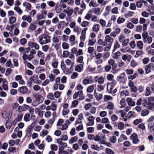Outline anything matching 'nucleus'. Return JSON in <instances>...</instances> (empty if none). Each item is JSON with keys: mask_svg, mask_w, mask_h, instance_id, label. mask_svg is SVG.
<instances>
[{"mask_svg": "<svg viewBox=\"0 0 154 154\" xmlns=\"http://www.w3.org/2000/svg\"><path fill=\"white\" fill-rule=\"evenodd\" d=\"M50 42L49 37L47 35H41L39 37V42L42 45L49 43Z\"/></svg>", "mask_w": 154, "mask_h": 154, "instance_id": "obj_1", "label": "nucleus"}, {"mask_svg": "<svg viewBox=\"0 0 154 154\" xmlns=\"http://www.w3.org/2000/svg\"><path fill=\"white\" fill-rule=\"evenodd\" d=\"M147 108L149 110H154V97L148 98Z\"/></svg>", "mask_w": 154, "mask_h": 154, "instance_id": "obj_2", "label": "nucleus"}, {"mask_svg": "<svg viewBox=\"0 0 154 154\" xmlns=\"http://www.w3.org/2000/svg\"><path fill=\"white\" fill-rule=\"evenodd\" d=\"M152 70L154 71V65L152 63H149L145 66V71L146 74H148Z\"/></svg>", "mask_w": 154, "mask_h": 154, "instance_id": "obj_3", "label": "nucleus"}, {"mask_svg": "<svg viewBox=\"0 0 154 154\" xmlns=\"http://www.w3.org/2000/svg\"><path fill=\"white\" fill-rule=\"evenodd\" d=\"M33 96L35 98V99L40 104L44 101V97L40 94H34L33 95Z\"/></svg>", "mask_w": 154, "mask_h": 154, "instance_id": "obj_4", "label": "nucleus"}, {"mask_svg": "<svg viewBox=\"0 0 154 154\" xmlns=\"http://www.w3.org/2000/svg\"><path fill=\"white\" fill-rule=\"evenodd\" d=\"M28 45L29 47L34 48L36 50H38L40 48L39 46L37 43L32 41L28 42Z\"/></svg>", "mask_w": 154, "mask_h": 154, "instance_id": "obj_5", "label": "nucleus"}, {"mask_svg": "<svg viewBox=\"0 0 154 154\" xmlns=\"http://www.w3.org/2000/svg\"><path fill=\"white\" fill-rule=\"evenodd\" d=\"M90 147L92 149L97 151L103 150L104 148L103 146L102 145L99 146L98 145L94 144H91Z\"/></svg>", "mask_w": 154, "mask_h": 154, "instance_id": "obj_6", "label": "nucleus"}, {"mask_svg": "<svg viewBox=\"0 0 154 154\" xmlns=\"http://www.w3.org/2000/svg\"><path fill=\"white\" fill-rule=\"evenodd\" d=\"M128 86L130 88L131 90L133 92H136L137 90V87L134 85L133 82L130 81L128 83Z\"/></svg>", "mask_w": 154, "mask_h": 154, "instance_id": "obj_7", "label": "nucleus"}, {"mask_svg": "<svg viewBox=\"0 0 154 154\" xmlns=\"http://www.w3.org/2000/svg\"><path fill=\"white\" fill-rule=\"evenodd\" d=\"M109 65L112 67V69L116 68L117 66V64L115 63V60L112 58L109 59L108 61Z\"/></svg>", "mask_w": 154, "mask_h": 154, "instance_id": "obj_8", "label": "nucleus"}, {"mask_svg": "<svg viewBox=\"0 0 154 154\" xmlns=\"http://www.w3.org/2000/svg\"><path fill=\"white\" fill-rule=\"evenodd\" d=\"M63 12L67 14L68 17H70L72 15L73 12V9L71 8L70 7H68L66 9H64Z\"/></svg>", "mask_w": 154, "mask_h": 154, "instance_id": "obj_9", "label": "nucleus"}, {"mask_svg": "<svg viewBox=\"0 0 154 154\" xmlns=\"http://www.w3.org/2000/svg\"><path fill=\"white\" fill-rule=\"evenodd\" d=\"M95 117L93 116H89L87 119L89 121L87 124V125L88 126L93 125L94 124Z\"/></svg>", "mask_w": 154, "mask_h": 154, "instance_id": "obj_10", "label": "nucleus"}, {"mask_svg": "<svg viewBox=\"0 0 154 154\" xmlns=\"http://www.w3.org/2000/svg\"><path fill=\"white\" fill-rule=\"evenodd\" d=\"M31 81H32L36 84H40V81L38 79V76L36 75H34L31 76L29 79Z\"/></svg>", "mask_w": 154, "mask_h": 154, "instance_id": "obj_11", "label": "nucleus"}, {"mask_svg": "<svg viewBox=\"0 0 154 154\" xmlns=\"http://www.w3.org/2000/svg\"><path fill=\"white\" fill-rule=\"evenodd\" d=\"M94 95L97 101L102 99L103 97V95L97 92L96 89L94 90Z\"/></svg>", "mask_w": 154, "mask_h": 154, "instance_id": "obj_12", "label": "nucleus"}, {"mask_svg": "<svg viewBox=\"0 0 154 154\" xmlns=\"http://www.w3.org/2000/svg\"><path fill=\"white\" fill-rule=\"evenodd\" d=\"M131 139L132 140L134 143L136 144L139 142V140L137 139V136L135 133H134L131 135Z\"/></svg>", "mask_w": 154, "mask_h": 154, "instance_id": "obj_13", "label": "nucleus"}, {"mask_svg": "<svg viewBox=\"0 0 154 154\" xmlns=\"http://www.w3.org/2000/svg\"><path fill=\"white\" fill-rule=\"evenodd\" d=\"M2 117L6 119L9 120L11 117V113L8 112H4L2 113Z\"/></svg>", "mask_w": 154, "mask_h": 154, "instance_id": "obj_14", "label": "nucleus"}, {"mask_svg": "<svg viewBox=\"0 0 154 154\" xmlns=\"http://www.w3.org/2000/svg\"><path fill=\"white\" fill-rule=\"evenodd\" d=\"M126 101L128 105L129 106H135V103L133 100L130 97H128L126 99Z\"/></svg>", "mask_w": 154, "mask_h": 154, "instance_id": "obj_15", "label": "nucleus"}, {"mask_svg": "<svg viewBox=\"0 0 154 154\" xmlns=\"http://www.w3.org/2000/svg\"><path fill=\"white\" fill-rule=\"evenodd\" d=\"M143 41L144 43L149 44L152 42V38L151 37L148 36L143 39Z\"/></svg>", "mask_w": 154, "mask_h": 154, "instance_id": "obj_16", "label": "nucleus"}, {"mask_svg": "<svg viewBox=\"0 0 154 154\" xmlns=\"http://www.w3.org/2000/svg\"><path fill=\"white\" fill-rule=\"evenodd\" d=\"M93 82V81L91 78L89 77L84 79L83 80V83L84 85H86L88 84H91Z\"/></svg>", "mask_w": 154, "mask_h": 154, "instance_id": "obj_17", "label": "nucleus"}, {"mask_svg": "<svg viewBox=\"0 0 154 154\" xmlns=\"http://www.w3.org/2000/svg\"><path fill=\"white\" fill-rule=\"evenodd\" d=\"M75 3L77 6L80 5L81 7L83 9H85L86 8V5L84 2H82L81 4V0H75Z\"/></svg>", "mask_w": 154, "mask_h": 154, "instance_id": "obj_18", "label": "nucleus"}, {"mask_svg": "<svg viewBox=\"0 0 154 154\" xmlns=\"http://www.w3.org/2000/svg\"><path fill=\"white\" fill-rule=\"evenodd\" d=\"M131 58V55L128 54H124L122 57V59L123 60H127L128 62L130 61Z\"/></svg>", "mask_w": 154, "mask_h": 154, "instance_id": "obj_19", "label": "nucleus"}, {"mask_svg": "<svg viewBox=\"0 0 154 154\" xmlns=\"http://www.w3.org/2000/svg\"><path fill=\"white\" fill-rule=\"evenodd\" d=\"M23 7L25 8L26 9L30 10L31 9V5L28 2H24L23 4Z\"/></svg>", "mask_w": 154, "mask_h": 154, "instance_id": "obj_20", "label": "nucleus"}, {"mask_svg": "<svg viewBox=\"0 0 154 154\" xmlns=\"http://www.w3.org/2000/svg\"><path fill=\"white\" fill-rule=\"evenodd\" d=\"M22 20L23 21H26L30 23L32 22V18L29 15H24L22 17Z\"/></svg>", "mask_w": 154, "mask_h": 154, "instance_id": "obj_21", "label": "nucleus"}, {"mask_svg": "<svg viewBox=\"0 0 154 154\" xmlns=\"http://www.w3.org/2000/svg\"><path fill=\"white\" fill-rule=\"evenodd\" d=\"M88 5L90 7L96 8L99 5L95 1L92 0L89 3Z\"/></svg>", "mask_w": 154, "mask_h": 154, "instance_id": "obj_22", "label": "nucleus"}, {"mask_svg": "<svg viewBox=\"0 0 154 154\" xmlns=\"http://www.w3.org/2000/svg\"><path fill=\"white\" fill-rule=\"evenodd\" d=\"M100 27V26L99 24L95 23L93 26L92 30L94 32H97L99 30Z\"/></svg>", "mask_w": 154, "mask_h": 154, "instance_id": "obj_23", "label": "nucleus"}, {"mask_svg": "<svg viewBox=\"0 0 154 154\" xmlns=\"http://www.w3.org/2000/svg\"><path fill=\"white\" fill-rule=\"evenodd\" d=\"M96 86V85L94 84L90 85L87 88V92L89 93L92 92L94 90V88Z\"/></svg>", "mask_w": 154, "mask_h": 154, "instance_id": "obj_24", "label": "nucleus"}, {"mask_svg": "<svg viewBox=\"0 0 154 154\" xmlns=\"http://www.w3.org/2000/svg\"><path fill=\"white\" fill-rule=\"evenodd\" d=\"M53 60L54 61L51 62V66L54 69L57 68L59 63L55 58Z\"/></svg>", "mask_w": 154, "mask_h": 154, "instance_id": "obj_25", "label": "nucleus"}, {"mask_svg": "<svg viewBox=\"0 0 154 154\" xmlns=\"http://www.w3.org/2000/svg\"><path fill=\"white\" fill-rule=\"evenodd\" d=\"M121 54V53L119 51L112 53V57L115 59H117L120 56Z\"/></svg>", "mask_w": 154, "mask_h": 154, "instance_id": "obj_26", "label": "nucleus"}, {"mask_svg": "<svg viewBox=\"0 0 154 154\" xmlns=\"http://www.w3.org/2000/svg\"><path fill=\"white\" fill-rule=\"evenodd\" d=\"M8 82L6 79H5V81L3 82V84L2 85V87L3 89L5 91H8Z\"/></svg>", "mask_w": 154, "mask_h": 154, "instance_id": "obj_27", "label": "nucleus"}, {"mask_svg": "<svg viewBox=\"0 0 154 154\" xmlns=\"http://www.w3.org/2000/svg\"><path fill=\"white\" fill-rule=\"evenodd\" d=\"M60 37V40L63 42H66L68 39V36L66 35L63 34L62 36H59Z\"/></svg>", "mask_w": 154, "mask_h": 154, "instance_id": "obj_28", "label": "nucleus"}, {"mask_svg": "<svg viewBox=\"0 0 154 154\" xmlns=\"http://www.w3.org/2000/svg\"><path fill=\"white\" fill-rule=\"evenodd\" d=\"M45 71V69L41 66H38L35 69V72L38 74L42 72Z\"/></svg>", "mask_w": 154, "mask_h": 154, "instance_id": "obj_29", "label": "nucleus"}, {"mask_svg": "<svg viewBox=\"0 0 154 154\" xmlns=\"http://www.w3.org/2000/svg\"><path fill=\"white\" fill-rule=\"evenodd\" d=\"M34 125L33 124H32L28 128L26 134L28 136H30L32 133V130L33 128Z\"/></svg>", "mask_w": 154, "mask_h": 154, "instance_id": "obj_30", "label": "nucleus"}, {"mask_svg": "<svg viewBox=\"0 0 154 154\" xmlns=\"http://www.w3.org/2000/svg\"><path fill=\"white\" fill-rule=\"evenodd\" d=\"M114 103L111 101H109L107 103V108L108 109L112 110L114 109Z\"/></svg>", "mask_w": 154, "mask_h": 154, "instance_id": "obj_31", "label": "nucleus"}, {"mask_svg": "<svg viewBox=\"0 0 154 154\" xmlns=\"http://www.w3.org/2000/svg\"><path fill=\"white\" fill-rule=\"evenodd\" d=\"M70 123L69 121H67L62 125V128H60L61 130H63L67 129L68 128V125H69Z\"/></svg>", "mask_w": 154, "mask_h": 154, "instance_id": "obj_32", "label": "nucleus"}, {"mask_svg": "<svg viewBox=\"0 0 154 154\" xmlns=\"http://www.w3.org/2000/svg\"><path fill=\"white\" fill-rule=\"evenodd\" d=\"M110 35H106L105 36V42L106 43L107 42H112L113 41V39L111 37Z\"/></svg>", "mask_w": 154, "mask_h": 154, "instance_id": "obj_33", "label": "nucleus"}, {"mask_svg": "<svg viewBox=\"0 0 154 154\" xmlns=\"http://www.w3.org/2000/svg\"><path fill=\"white\" fill-rule=\"evenodd\" d=\"M20 91L21 93L26 94L28 91V89L25 86H23L20 88Z\"/></svg>", "mask_w": 154, "mask_h": 154, "instance_id": "obj_34", "label": "nucleus"}, {"mask_svg": "<svg viewBox=\"0 0 154 154\" xmlns=\"http://www.w3.org/2000/svg\"><path fill=\"white\" fill-rule=\"evenodd\" d=\"M143 43L142 41H139L137 42V46L139 49H142L143 48Z\"/></svg>", "mask_w": 154, "mask_h": 154, "instance_id": "obj_35", "label": "nucleus"}, {"mask_svg": "<svg viewBox=\"0 0 154 154\" xmlns=\"http://www.w3.org/2000/svg\"><path fill=\"white\" fill-rule=\"evenodd\" d=\"M62 47L64 50L68 49L70 47L69 44L66 42H63L62 44Z\"/></svg>", "mask_w": 154, "mask_h": 154, "instance_id": "obj_36", "label": "nucleus"}, {"mask_svg": "<svg viewBox=\"0 0 154 154\" xmlns=\"http://www.w3.org/2000/svg\"><path fill=\"white\" fill-rule=\"evenodd\" d=\"M113 85L111 83H108L107 85V88L108 92L109 93H112Z\"/></svg>", "mask_w": 154, "mask_h": 154, "instance_id": "obj_37", "label": "nucleus"}, {"mask_svg": "<svg viewBox=\"0 0 154 154\" xmlns=\"http://www.w3.org/2000/svg\"><path fill=\"white\" fill-rule=\"evenodd\" d=\"M37 56L39 58H45L44 53L41 51H38L37 52Z\"/></svg>", "mask_w": 154, "mask_h": 154, "instance_id": "obj_38", "label": "nucleus"}, {"mask_svg": "<svg viewBox=\"0 0 154 154\" xmlns=\"http://www.w3.org/2000/svg\"><path fill=\"white\" fill-rule=\"evenodd\" d=\"M73 31L76 33L77 35L79 34L81 30V28L78 26H75L73 29Z\"/></svg>", "mask_w": 154, "mask_h": 154, "instance_id": "obj_39", "label": "nucleus"}, {"mask_svg": "<svg viewBox=\"0 0 154 154\" xmlns=\"http://www.w3.org/2000/svg\"><path fill=\"white\" fill-rule=\"evenodd\" d=\"M79 103L78 100L73 101L72 102L71 107L72 108L76 107L78 105Z\"/></svg>", "mask_w": 154, "mask_h": 154, "instance_id": "obj_40", "label": "nucleus"}, {"mask_svg": "<svg viewBox=\"0 0 154 154\" xmlns=\"http://www.w3.org/2000/svg\"><path fill=\"white\" fill-rule=\"evenodd\" d=\"M14 10L17 12L19 15H21L22 14L23 11L21 8L17 6H15L14 8Z\"/></svg>", "mask_w": 154, "mask_h": 154, "instance_id": "obj_41", "label": "nucleus"}, {"mask_svg": "<svg viewBox=\"0 0 154 154\" xmlns=\"http://www.w3.org/2000/svg\"><path fill=\"white\" fill-rule=\"evenodd\" d=\"M33 89L35 91H38L39 90L41 92L43 90V88H41L40 86L38 85H35L33 87Z\"/></svg>", "mask_w": 154, "mask_h": 154, "instance_id": "obj_42", "label": "nucleus"}, {"mask_svg": "<svg viewBox=\"0 0 154 154\" xmlns=\"http://www.w3.org/2000/svg\"><path fill=\"white\" fill-rule=\"evenodd\" d=\"M101 9L100 8L98 7L95 8L93 9V11L95 14L97 15H99L101 14Z\"/></svg>", "mask_w": 154, "mask_h": 154, "instance_id": "obj_43", "label": "nucleus"}, {"mask_svg": "<svg viewBox=\"0 0 154 154\" xmlns=\"http://www.w3.org/2000/svg\"><path fill=\"white\" fill-rule=\"evenodd\" d=\"M83 66L82 64H80L76 66L75 68V70L78 72H81L83 68Z\"/></svg>", "mask_w": 154, "mask_h": 154, "instance_id": "obj_44", "label": "nucleus"}, {"mask_svg": "<svg viewBox=\"0 0 154 154\" xmlns=\"http://www.w3.org/2000/svg\"><path fill=\"white\" fill-rule=\"evenodd\" d=\"M50 106L51 108V110L52 111H54L56 110L57 108V105L54 102L52 101L51 102Z\"/></svg>", "mask_w": 154, "mask_h": 154, "instance_id": "obj_45", "label": "nucleus"}, {"mask_svg": "<svg viewBox=\"0 0 154 154\" xmlns=\"http://www.w3.org/2000/svg\"><path fill=\"white\" fill-rule=\"evenodd\" d=\"M12 123L11 122L7 120L5 123L6 128L8 129H10L12 126Z\"/></svg>", "mask_w": 154, "mask_h": 154, "instance_id": "obj_46", "label": "nucleus"}, {"mask_svg": "<svg viewBox=\"0 0 154 154\" xmlns=\"http://www.w3.org/2000/svg\"><path fill=\"white\" fill-rule=\"evenodd\" d=\"M120 45L118 41H116L114 42L113 45V51H115L116 50L119 48L120 47Z\"/></svg>", "mask_w": 154, "mask_h": 154, "instance_id": "obj_47", "label": "nucleus"}, {"mask_svg": "<svg viewBox=\"0 0 154 154\" xmlns=\"http://www.w3.org/2000/svg\"><path fill=\"white\" fill-rule=\"evenodd\" d=\"M119 129L120 130H123L125 128L124 124L122 122H119L117 125Z\"/></svg>", "mask_w": 154, "mask_h": 154, "instance_id": "obj_48", "label": "nucleus"}, {"mask_svg": "<svg viewBox=\"0 0 154 154\" xmlns=\"http://www.w3.org/2000/svg\"><path fill=\"white\" fill-rule=\"evenodd\" d=\"M78 138L76 136H75L72 137L69 141V143L72 144V143L76 142L78 140Z\"/></svg>", "mask_w": 154, "mask_h": 154, "instance_id": "obj_49", "label": "nucleus"}, {"mask_svg": "<svg viewBox=\"0 0 154 154\" xmlns=\"http://www.w3.org/2000/svg\"><path fill=\"white\" fill-rule=\"evenodd\" d=\"M48 133V131L45 129H43L40 133V135L42 137H44Z\"/></svg>", "mask_w": 154, "mask_h": 154, "instance_id": "obj_50", "label": "nucleus"}, {"mask_svg": "<svg viewBox=\"0 0 154 154\" xmlns=\"http://www.w3.org/2000/svg\"><path fill=\"white\" fill-rule=\"evenodd\" d=\"M96 41L95 39H89L88 41V46H92L94 45L96 43Z\"/></svg>", "mask_w": 154, "mask_h": 154, "instance_id": "obj_51", "label": "nucleus"}, {"mask_svg": "<svg viewBox=\"0 0 154 154\" xmlns=\"http://www.w3.org/2000/svg\"><path fill=\"white\" fill-rule=\"evenodd\" d=\"M143 53V51L141 50H137L136 51V54L134 57L136 58H138L139 56L141 55Z\"/></svg>", "mask_w": 154, "mask_h": 154, "instance_id": "obj_52", "label": "nucleus"}, {"mask_svg": "<svg viewBox=\"0 0 154 154\" xmlns=\"http://www.w3.org/2000/svg\"><path fill=\"white\" fill-rule=\"evenodd\" d=\"M111 13L112 14H118L119 13L118 7H115L112 8L111 10Z\"/></svg>", "mask_w": 154, "mask_h": 154, "instance_id": "obj_53", "label": "nucleus"}, {"mask_svg": "<svg viewBox=\"0 0 154 154\" xmlns=\"http://www.w3.org/2000/svg\"><path fill=\"white\" fill-rule=\"evenodd\" d=\"M129 39L128 38L125 39L122 42V45L124 47L126 46L129 42Z\"/></svg>", "mask_w": 154, "mask_h": 154, "instance_id": "obj_54", "label": "nucleus"}, {"mask_svg": "<svg viewBox=\"0 0 154 154\" xmlns=\"http://www.w3.org/2000/svg\"><path fill=\"white\" fill-rule=\"evenodd\" d=\"M47 98L51 100H54L55 99L54 94L52 93H48L47 95Z\"/></svg>", "mask_w": 154, "mask_h": 154, "instance_id": "obj_55", "label": "nucleus"}, {"mask_svg": "<svg viewBox=\"0 0 154 154\" xmlns=\"http://www.w3.org/2000/svg\"><path fill=\"white\" fill-rule=\"evenodd\" d=\"M129 118H134L135 117V113L134 111H130L128 114Z\"/></svg>", "mask_w": 154, "mask_h": 154, "instance_id": "obj_56", "label": "nucleus"}, {"mask_svg": "<svg viewBox=\"0 0 154 154\" xmlns=\"http://www.w3.org/2000/svg\"><path fill=\"white\" fill-rule=\"evenodd\" d=\"M69 55V52L67 51H64L63 52L62 54L61 55V56L62 57L67 58Z\"/></svg>", "mask_w": 154, "mask_h": 154, "instance_id": "obj_57", "label": "nucleus"}, {"mask_svg": "<svg viewBox=\"0 0 154 154\" xmlns=\"http://www.w3.org/2000/svg\"><path fill=\"white\" fill-rule=\"evenodd\" d=\"M87 96L88 97V98H86L85 99L86 101L87 102H89L92 100L93 99V95L91 94H88Z\"/></svg>", "mask_w": 154, "mask_h": 154, "instance_id": "obj_58", "label": "nucleus"}, {"mask_svg": "<svg viewBox=\"0 0 154 154\" xmlns=\"http://www.w3.org/2000/svg\"><path fill=\"white\" fill-rule=\"evenodd\" d=\"M16 20V18L15 17L11 16L9 18V23L10 24H12L14 23Z\"/></svg>", "mask_w": 154, "mask_h": 154, "instance_id": "obj_59", "label": "nucleus"}, {"mask_svg": "<svg viewBox=\"0 0 154 154\" xmlns=\"http://www.w3.org/2000/svg\"><path fill=\"white\" fill-rule=\"evenodd\" d=\"M24 63L25 65L27 66V67L29 68L32 69H34V66L31 63L26 62V61L24 62Z\"/></svg>", "mask_w": 154, "mask_h": 154, "instance_id": "obj_60", "label": "nucleus"}, {"mask_svg": "<svg viewBox=\"0 0 154 154\" xmlns=\"http://www.w3.org/2000/svg\"><path fill=\"white\" fill-rule=\"evenodd\" d=\"M103 99L104 101H107L109 100H112L113 97L109 95H105L103 97Z\"/></svg>", "mask_w": 154, "mask_h": 154, "instance_id": "obj_61", "label": "nucleus"}, {"mask_svg": "<svg viewBox=\"0 0 154 154\" xmlns=\"http://www.w3.org/2000/svg\"><path fill=\"white\" fill-rule=\"evenodd\" d=\"M105 152L107 154H114L115 152L111 149L106 148L105 150Z\"/></svg>", "mask_w": 154, "mask_h": 154, "instance_id": "obj_62", "label": "nucleus"}, {"mask_svg": "<svg viewBox=\"0 0 154 154\" xmlns=\"http://www.w3.org/2000/svg\"><path fill=\"white\" fill-rule=\"evenodd\" d=\"M120 104L121 105L120 108H124L125 106V99H122L120 101Z\"/></svg>", "mask_w": 154, "mask_h": 154, "instance_id": "obj_63", "label": "nucleus"}, {"mask_svg": "<svg viewBox=\"0 0 154 154\" xmlns=\"http://www.w3.org/2000/svg\"><path fill=\"white\" fill-rule=\"evenodd\" d=\"M125 39V37L124 35L121 34L119 36L118 39L120 42H122Z\"/></svg>", "mask_w": 154, "mask_h": 154, "instance_id": "obj_64", "label": "nucleus"}]
</instances>
